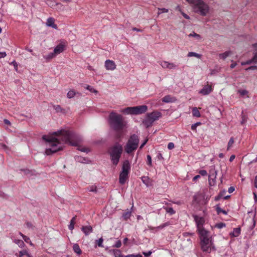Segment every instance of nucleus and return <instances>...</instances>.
<instances>
[{"label":"nucleus","instance_id":"obj_18","mask_svg":"<svg viewBox=\"0 0 257 257\" xmlns=\"http://www.w3.org/2000/svg\"><path fill=\"white\" fill-rule=\"evenodd\" d=\"M252 63H257V52L254 54L253 58L251 60L245 62H242L241 64V65H245L246 64H250Z\"/></svg>","mask_w":257,"mask_h":257},{"label":"nucleus","instance_id":"obj_10","mask_svg":"<svg viewBox=\"0 0 257 257\" xmlns=\"http://www.w3.org/2000/svg\"><path fill=\"white\" fill-rule=\"evenodd\" d=\"M134 115H139L145 113L148 110V106L145 105L133 106Z\"/></svg>","mask_w":257,"mask_h":257},{"label":"nucleus","instance_id":"obj_49","mask_svg":"<svg viewBox=\"0 0 257 257\" xmlns=\"http://www.w3.org/2000/svg\"><path fill=\"white\" fill-rule=\"evenodd\" d=\"M121 242L120 240H117L116 242V243H115V244H114L113 245V246L118 248V247H120L121 246Z\"/></svg>","mask_w":257,"mask_h":257},{"label":"nucleus","instance_id":"obj_64","mask_svg":"<svg viewBox=\"0 0 257 257\" xmlns=\"http://www.w3.org/2000/svg\"><path fill=\"white\" fill-rule=\"evenodd\" d=\"M6 195L1 190H0V197L5 198L6 197Z\"/></svg>","mask_w":257,"mask_h":257},{"label":"nucleus","instance_id":"obj_39","mask_svg":"<svg viewBox=\"0 0 257 257\" xmlns=\"http://www.w3.org/2000/svg\"><path fill=\"white\" fill-rule=\"evenodd\" d=\"M164 209L166 210V212L170 214H174L175 213V211L172 207H165Z\"/></svg>","mask_w":257,"mask_h":257},{"label":"nucleus","instance_id":"obj_13","mask_svg":"<svg viewBox=\"0 0 257 257\" xmlns=\"http://www.w3.org/2000/svg\"><path fill=\"white\" fill-rule=\"evenodd\" d=\"M65 49V45L64 44L60 43L57 45L54 49L53 52L56 55H58V54L62 53Z\"/></svg>","mask_w":257,"mask_h":257},{"label":"nucleus","instance_id":"obj_47","mask_svg":"<svg viewBox=\"0 0 257 257\" xmlns=\"http://www.w3.org/2000/svg\"><path fill=\"white\" fill-rule=\"evenodd\" d=\"M88 189L90 192H96L97 191V187L95 186H91Z\"/></svg>","mask_w":257,"mask_h":257},{"label":"nucleus","instance_id":"obj_16","mask_svg":"<svg viewBox=\"0 0 257 257\" xmlns=\"http://www.w3.org/2000/svg\"><path fill=\"white\" fill-rule=\"evenodd\" d=\"M81 230L85 235H88L93 231L92 227L90 225L83 226L82 227Z\"/></svg>","mask_w":257,"mask_h":257},{"label":"nucleus","instance_id":"obj_2","mask_svg":"<svg viewBox=\"0 0 257 257\" xmlns=\"http://www.w3.org/2000/svg\"><path fill=\"white\" fill-rule=\"evenodd\" d=\"M191 6L195 13L201 16H207L210 12V8L207 4L202 0H186Z\"/></svg>","mask_w":257,"mask_h":257},{"label":"nucleus","instance_id":"obj_57","mask_svg":"<svg viewBox=\"0 0 257 257\" xmlns=\"http://www.w3.org/2000/svg\"><path fill=\"white\" fill-rule=\"evenodd\" d=\"M200 178V175H197L195 176H194L193 178V181L194 182H196L197 181V180H198V179H199Z\"/></svg>","mask_w":257,"mask_h":257},{"label":"nucleus","instance_id":"obj_20","mask_svg":"<svg viewBox=\"0 0 257 257\" xmlns=\"http://www.w3.org/2000/svg\"><path fill=\"white\" fill-rule=\"evenodd\" d=\"M119 111L125 114L134 115L133 107H128L120 110Z\"/></svg>","mask_w":257,"mask_h":257},{"label":"nucleus","instance_id":"obj_25","mask_svg":"<svg viewBox=\"0 0 257 257\" xmlns=\"http://www.w3.org/2000/svg\"><path fill=\"white\" fill-rule=\"evenodd\" d=\"M112 251L115 257H123L121 252L119 249H113Z\"/></svg>","mask_w":257,"mask_h":257},{"label":"nucleus","instance_id":"obj_50","mask_svg":"<svg viewBox=\"0 0 257 257\" xmlns=\"http://www.w3.org/2000/svg\"><path fill=\"white\" fill-rule=\"evenodd\" d=\"M199 173L200 175L202 176H205L207 175V172L204 170H200L199 171Z\"/></svg>","mask_w":257,"mask_h":257},{"label":"nucleus","instance_id":"obj_58","mask_svg":"<svg viewBox=\"0 0 257 257\" xmlns=\"http://www.w3.org/2000/svg\"><path fill=\"white\" fill-rule=\"evenodd\" d=\"M257 69V66H251L250 67H249L248 68L246 69L247 70H255Z\"/></svg>","mask_w":257,"mask_h":257},{"label":"nucleus","instance_id":"obj_46","mask_svg":"<svg viewBox=\"0 0 257 257\" xmlns=\"http://www.w3.org/2000/svg\"><path fill=\"white\" fill-rule=\"evenodd\" d=\"M19 234L22 237L23 239L26 242H28V240H29V237L24 235L22 233L19 232Z\"/></svg>","mask_w":257,"mask_h":257},{"label":"nucleus","instance_id":"obj_60","mask_svg":"<svg viewBox=\"0 0 257 257\" xmlns=\"http://www.w3.org/2000/svg\"><path fill=\"white\" fill-rule=\"evenodd\" d=\"M26 225L27 227H28L30 229H33V226L32 223L30 222H27L26 224Z\"/></svg>","mask_w":257,"mask_h":257},{"label":"nucleus","instance_id":"obj_19","mask_svg":"<svg viewBox=\"0 0 257 257\" xmlns=\"http://www.w3.org/2000/svg\"><path fill=\"white\" fill-rule=\"evenodd\" d=\"M241 229L239 227L233 229V230L229 233V236L231 237H237L240 233Z\"/></svg>","mask_w":257,"mask_h":257},{"label":"nucleus","instance_id":"obj_12","mask_svg":"<svg viewBox=\"0 0 257 257\" xmlns=\"http://www.w3.org/2000/svg\"><path fill=\"white\" fill-rule=\"evenodd\" d=\"M105 69L108 71H113L116 69V65L115 62L111 60L107 59L104 62Z\"/></svg>","mask_w":257,"mask_h":257},{"label":"nucleus","instance_id":"obj_26","mask_svg":"<svg viewBox=\"0 0 257 257\" xmlns=\"http://www.w3.org/2000/svg\"><path fill=\"white\" fill-rule=\"evenodd\" d=\"M76 216L72 217L70 221V224L69 225V229L72 230L74 228V225L75 223Z\"/></svg>","mask_w":257,"mask_h":257},{"label":"nucleus","instance_id":"obj_59","mask_svg":"<svg viewBox=\"0 0 257 257\" xmlns=\"http://www.w3.org/2000/svg\"><path fill=\"white\" fill-rule=\"evenodd\" d=\"M47 4L48 5H49L50 7H52L54 5V3L50 0H48L47 1Z\"/></svg>","mask_w":257,"mask_h":257},{"label":"nucleus","instance_id":"obj_41","mask_svg":"<svg viewBox=\"0 0 257 257\" xmlns=\"http://www.w3.org/2000/svg\"><path fill=\"white\" fill-rule=\"evenodd\" d=\"M54 109L57 112H62L63 110V109L59 105H56L54 106Z\"/></svg>","mask_w":257,"mask_h":257},{"label":"nucleus","instance_id":"obj_6","mask_svg":"<svg viewBox=\"0 0 257 257\" xmlns=\"http://www.w3.org/2000/svg\"><path fill=\"white\" fill-rule=\"evenodd\" d=\"M162 116V114L158 111H153L151 113H148L143 120V124L147 127L151 126L153 122L158 120Z\"/></svg>","mask_w":257,"mask_h":257},{"label":"nucleus","instance_id":"obj_27","mask_svg":"<svg viewBox=\"0 0 257 257\" xmlns=\"http://www.w3.org/2000/svg\"><path fill=\"white\" fill-rule=\"evenodd\" d=\"M14 242L21 248H23L25 246V244L23 240L16 239L14 240Z\"/></svg>","mask_w":257,"mask_h":257},{"label":"nucleus","instance_id":"obj_23","mask_svg":"<svg viewBox=\"0 0 257 257\" xmlns=\"http://www.w3.org/2000/svg\"><path fill=\"white\" fill-rule=\"evenodd\" d=\"M73 248L74 252L76 253L77 254L80 255L81 254L82 251L79 245L77 243H75L73 245Z\"/></svg>","mask_w":257,"mask_h":257},{"label":"nucleus","instance_id":"obj_1","mask_svg":"<svg viewBox=\"0 0 257 257\" xmlns=\"http://www.w3.org/2000/svg\"><path fill=\"white\" fill-rule=\"evenodd\" d=\"M54 137L44 136L46 141L45 154L50 155L63 149L64 144L68 143L72 146H77L81 141L80 137L69 128H64L53 133Z\"/></svg>","mask_w":257,"mask_h":257},{"label":"nucleus","instance_id":"obj_55","mask_svg":"<svg viewBox=\"0 0 257 257\" xmlns=\"http://www.w3.org/2000/svg\"><path fill=\"white\" fill-rule=\"evenodd\" d=\"M7 56L5 52H0V58H5Z\"/></svg>","mask_w":257,"mask_h":257},{"label":"nucleus","instance_id":"obj_62","mask_svg":"<svg viewBox=\"0 0 257 257\" xmlns=\"http://www.w3.org/2000/svg\"><path fill=\"white\" fill-rule=\"evenodd\" d=\"M175 10H176V11H178V12H179L181 14V12H183V11H182V9H181V8L180 6H179V5H178V6H177V7H176V8H175Z\"/></svg>","mask_w":257,"mask_h":257},{"label":"nucleus","instance_id":"obj_17","mask_svg":"<svg viewBox=\"0 0 257 257\" xmlns=\"http://www.w3.org/2000/svg\"><path fill=\"white\" fill-rule=\"evenodd\" d=\"M46 25L48 27H52L54 29L57 28L56 25L55 24V20H54V18H53L52 17L49 18L47 19V22H46Z\"/></svg>","mask_w":257,"mask_h":257},{"label":"nucleus","instance_id":"obj_14","mask_svg":"<svg viewBox=\"0 0 257 257\" xmlns=\"http://www.w3.org/2000/svg\"><path fill=\"white\" fill-rule=\"evenodd\" d=\"M128 173L121 171L119 178V182L120 184L123 185L125 183L128 178Z\"/></svg>","mask_w":257,"mask_h":257},{"label":"nucleus","instance_id":"obj_22","mask_svg":"<svg viewBox=\"0 0 257 257\" xmlns=\"http://www.w3.org/2000/svg\"><path fill=\"white\" fill-rule=\"evenodd\" d=\"M238 93L242 97H249V92L248 91L244 89H239L238 90Z\"/></svg>","mask_w":257,"mask_h":257},{"label":"nucleus","instance_id":"obj_43","mask_svg":"<svg viewBox=\"0 0 257 257\" xmlns=\"http://www.w3.org/2000/svg\"><path fill=\"white\" fill-rule=\"evenodd\" d=\"M158 10L160 11L158 13V14L159 15L161 13H165L168 12V10L165 8H158Z\"/></svg>","mask_w":257,"mask_h":257},{"label":"nucleus","instance_id":"obj_34","mask_svg":"<svg viewBox=\"0 0 257 257\" xmlns=\"http://www.w3.org/2000/svg\"><path fill=\"white\" fill-rule=\"evenodd\" d=\"M75 95L76 92L74 90H70L67 94V97L68 98H72Z\"/></svg>","mask_w":257,"mask_h":257},{"label":"nucleus","instance_id":"obj_9","mask_svg":"<svg viewBox=\"0 0 257 257\" xmlns=\"http://www.w3.org/2000/svg\"><path fill=\"white\" fill-rule=\"evenodd\" d=\"M159 63L164 69L173 70L176 69L177 67V65L176 64L167 61H161L159 62Z\"/></svg>","mask_w":257,"mask_h":257},{"label":"nucleus","instance_id":"obj_21","mask_svg":"<svg viewBox=\"0 0 257 257\" xmlns=\"http://www.w3.org/2000/svg\"><path fill=\"white\" fill-rule=\"evenodd\" d=\"M162 101L165 103H170L175 101V99L171 97L170 95H168L164 96L162 99Z\"/></svg>","mask_w":257,"mask_h":257},{"label":"nucleus","instance_id":"obj_38","mask_svg":"<svg viewBox=\"0 0 257 257\" xmlns=\"http://www.w3.org/2000/svg\"><path fill=\"white\" fill-rule=\"evenodd\" d=\"M224 191H222V192H221L219 193V194L217 196L215 197V200L217 201L221 198H222L223 199H225V196H224Z\"/></svg>","mask_w":257,"mask_h":257},{"label":"nucleus","instance_id":"obj_32","mask_svg":"<svg viewBox=\"0 0 257 257\" xmlns=\"http://www.w3.org/2000/svg\"><path fill=\"white\" fill-rule=\"evenodd\" d=\"M192 115L193 116L199 117L200 116V113L196 107L192 108Z\"/></svg>","mask_w":257,"mask_h":257},{"label":"nucleus","instance_id":"obj_29","mask_svg":"<svg viewBox=\"0 0 257 257\" xmlns=\"http://www.w3.org/2000/svg\"><path fill=\"white\" fill-rule=\"evenodd\" d=\"M187 56L189 57H195L197 58H201V55L199 54H198V53H196L195 52H190L188 53L187 54Z\"/></svg>","mask_w":257,"mask_h":257},{"label":"nucleus","instance_id":"obj_33","mask_svg":"<svg viewBox=\"0 0 257 257\" xmlns=\"http://www.w3.org/2000/svg\"><path fill=\"white\" fill-rule=\"evenodd\" d=\"M188 36L189 37H194L196 40H200L201 39V37L200 35L199 34H197V33H195V32H192V33H190Z\"/></svg>","mask_w":257,"mask_h":257},{"label":"nucleus","instance_id":"obj_4","mask_svg":"<svg viewBox=\"0 0 257 257\" xmlns=\"http://www.w3.org/2000/svg\"><path fill=\"white\" fill-rule=\"evenodd\" d=\"M200 239V246L202 250L207 253H209L214 249L213 240L209 232L202 235L199 234Z\"/></svg>","mask_w":257,"mask_h":257},{"label":"nucleus","instance_id":"obj_40","mask_svg":"<svg viewBox=\"0 0 257 257\" xmlns=\"http://www.w3.org/2000/svg\"><path fill=\"white\" fill-rule=\"evenodd\" d=\"M215 207H216V210L218 214H219L221 212L223 213V214H225V211L224 210L221 209V208L219 207V205H216Z\"/></svg>","mask_w":257,"mask_h":257},{"label":"nucleus","instance_id":"obj_54","mask_svg":"<svg viewBox=\"0 0 257 257\" xmlns=\"http://www.w3.org/2000/svg\"><path fill=\"white\" fill-rule=\"evenodd\" d=\"M235 190V188L233 186L230 187L228 189V192L229 193H232Z\"/></svg>","mask_w":257,"mask_h":257},{"label":"nucleus","instance_id":"obj_7","mask_svg":"<svg viewBox=\"0 0 257 257\" xmlns=\"http://www.w3.org/2000/svg\"><path fill=\"white\" fill-rule=\"evenodd\" d=\"M139 142V140L138 137L136 135H132L126 145L125 148L126 152L129 154L137 149Z\"/></svg>","mask_w":257,"mask_h":257},{"label":"nucleus","instance_id":"obj_8","mask_svg":"<svg viewBox=\"0 0 257 257\" xmlns=\"http://www.w3.org/2000/svg\"><path fill=\"white\" fill-rule=\"evenodd\" d=\"M194 221H195L197 230L199 234H204L209 232L203 227L205 223V219L203 217L198 216L197 215H193Z\"/></svg>","mask_w":257,"mask_h":257},{"label":"nucleus","instance_id":"obj_5","mask_svg":"<svg viewBox=\"0 0 257 257\" xmlns=\"http://www.w3.org/2000/svg\"><path fill=\"white\" fill-rule=\"evenodd\" d=\"M122 152V147L119 144H116L111 148L110 156L113 165H116L118 163Z\"/></svg>","mask_w":257,"mask_h":257},{"label":"nucleus","instance_id":"obj_42","mask_svg":"<svg viewBox=\"0 0 257 257\" xmlns=\"http://www.w3.org/2000/svg\"><path fill=\"white\" fill-rule=\"evenodd\" d=\"M86 89L93 93H97L98 92L97 91L95 90L93 87L89 85L87 86Z\"/></svg>","mask_w":257,"mask_h":257},{"label":"nucleus","instance_id":"obj_36","mask_svg":"<svg viewBox=\"0 0 257 257\" xmlns=\"http://www.w3.org/2000/svg\"><path fill=\"white\" fill-rule=\"evenodd\" d=\"M234 139L233 137L231 138L230 140L228 141V144H227V150H228L230 148H231L233 146V144H234Z\"/></svg>","mask_w":257,"mask_h":257},{"label":"nucleus","instance_id":"obj_31","mask_svg":"<svg viewBox=\"0 0 257 257\" xmlns=\"http://www.w3.org/2000/svg\"><path fill=\"white\" fill-rule=\"evenodd\" d=\"M142 182L147 186H150V180L148 177L144 176L142 177Z\"/></svg>","mask_w":257,"mask_h":257},{"label":"nucleus","instance_id":"obj_63","mask_svg":"<svg viewBox=\"0 0 257 257\" xmlns=\"http://www.w3.org/2000/svg\"><path fill=\"white\" fill-rule=\"evenodd\" d=\"M148 142V140L147 139H146L144 142L140 146V149H142L146 144V143H147Z\"/></svg>","mask_w":257,"mask_h":257},{"label":"nucleus","instance_id":"obj_56","mask_svg":"<svg viewBox=\"0 0 257 257\" xmlns=\"http://www.w3.org/2000/svg\"><path fill=\"white\" fill-rule=\"evenodd\" d=\"M181 14L183 16V17L185 18V19H186L187 20L190 19V17L188 15L185 14L183 12H181Z\"/></svg>","mask_w":257,"mask_h":257},{"label":"nucleus","instance_id":"obj_48","mask_svg":"<svg viewBox=\"0 0 257 257\" xmlns=\"http://www.w3.org/2000/svg\"><path fill=\"white\" fill-rule=\"evenodd\" d=\"M201 124V123L200 122H197L195 123H194L193 124H192L191 125V129L192 130H195L196 128V127L198 126V125H199Z\"/></svg>","mask_w":257,"mask_h":257},{"label":"nucleus","instance_id":"obj_52","mask_svg":"<svg viewBox=\"0 0 257 257\" xmlns=\"http://www.w3.org/2000/svg\"><path fill=\"white\" fill-rule=\"evenodd\" d=\"M174 148V143L170 142L168 144V148L169 150H172Z\"/></svg>","mask_w":257,"mask_h":257},{"label":"nucleus","instance_id":"obj_61","mask_svg":"<svg viewBox=\"0 0 257 257\" xmlns=\"http://www.w3.org/2000/svg\"><path fill=\"white\" fill-rule=\"evenodd\" d=\"M11 64L14 65V66L15 67L16 70H17L18 64H17V62L15 61H13V62H12Z\"/></svg>","mask_w":257,"mask_h":257},{"label":"nucleus","instance_id":"obj_28","mask_svg":"<svg viewBox=\"0 0 257 257\" xmlns=\"http://www.w3.org/2000/svg\"><path fill=\"white\" fill-rule=\"evenodd\" d=\"M241 117V120L240 123L242 125H244L247 121V116L246 115H245L243 113V111H242Z\"/></svg>","mask_w":257,"mask_h":257},{"label":"nucleus","instance_id":"obj_35","mask_svg":"<svg viewBox=\"0 0 257 257\" xmlns=\"http://www.w3.org/2000/svg\"><path fill=\"white\" fill-rule=\"evenodd\" d=\"M75 160L76 161L82 163H87V161L86 159L80 157V156H77L75 158Z\"/></svg>","mask_w":257,"mask_h":257},{"label":"nucleus","instance_id":"obj_15","mask_svg":"<svg viewBox=\"0 0 257 257\" xmlns=\"http://www.w3.org/2000/svg\"><path fill=\"white\" fill-rule=\"evenodd\" d=\"M131 169V165L128 160H125L123 162L121 172L125 173H129Z\"/></svg>","mask_w":257,"mask_h":257},{"label":"nucleus","instance_id":"obj_3","mask_svg":"<svg viewBox=\"0 0 257 257\" xmlns=\"http://www.w3.org/2000/svg\"><path fill=\"white\" fill-rule=\"evenodd\" d=\"M108 122L110 126L115 131H119L126 127L127 123L123 120L122 115L117 114L114 111L110 113Z\"/></svg>","mask_w":257,"mask_h":257},{"label":"nucleus","instance_id":"obj_45","mask_svg":"<svg viewBox=\"0 0 257 257\" xmlns=\"http://www.w3.org/2000/svg\"><path fill=\"white\" fill-rule=\"evenodd\" d=\"M97 242V245L98 246L102 247L103 246V239L102 238H100L99 239L96 241Z\"/></svg>","mask_w":257,"mask_h":257},{"label":"nucleus","instance_id":"obj_53","mask_svg":"<svg viewBox=\"0 0 257 257\" xmlns=\"http://www.w3.org/2000/svg\"><path fill=\"white\" fill-rule=\"evenodd\" d=\"M147 162L148 164L150 166L152 165V159L150 155L147 156Z\"/></svg>","mask_w":257,"mask_h":257},{"label":"nucleus","instance_id":"obj_11","mask_svg":"<svg viewBox=\"0 0 257 257\" xmlns=\"http://www.w3.org/2000/svg\"><path fill=\"white\" fill-rule=\"evenodd\" d=\"M213 90V86L210 84H206L203 86L200 89L199 93L202 95H207L209 94Z\"/></svg>","mask_w":257,"mask_h":257},{"label":"nucleus","instance_id":"obj_44","mask_svg":"<svg viewBox=\"0 0 257 257\" xmlns=\"http://www.w3.org/2000/svg\"><path fill=\"white\" fill-rule=\"evenodd\" d=\"M28 251L26 249H24L19 252V257H22L24 255H27L28 254Z\"/></svg>","mask_w":257,"mask_h":257},{"label":"nucleus","instance_id":"obj_24","mask_svg":"<svg viewBox=\"0 0 257 257\" xmlns=\"http://www.w3.org/2000/svg\"><path fill=\"white\" fill-rule=\"evenodd\" d=\"M56 56V54H54V52H51L49 53L48 55L44 56V59H45L47 60H51L54 58H55Z\"/></svg>","mask_w":257,"mask_h":257},{"label":"nucleus","instance_id":"obj_37","mask_svg":"<svg viewBox=\"0 0 257 257\" xmlns=\"http://www.w3.org/2000/svg\"><path fill=\"white\" fill-rule=\"evenodd\" d=\"M224 224L223 223H219L215 224L214 226H212V229L218 228L221 229L224 226Z\"/></svg>","mask_w":257,"mask_h":257},{"label":"nucleus","instance_id":"obj_30","mask_svg":"<svg viewBox=\"0 0 257 257\" xmlns=\"http://www.w3.org/2000/svg\"><path fill=\"white\" fill-rule=\"evenodd\" d=\"M131 215L132 211L131 210H128L122 214V217L124 220H127L131 216Z\"/></svg>","mask_w":257,"mask_h":257},{"label":"nucleus","instance_id":"obj_51","mask_svg":"<svg viewBox=\"0 0 257 257\" xmlns=\"http://www.w3.org/2000/svg\"><path fill=\"white\" fill-rule=\"evenodd\" d=\"M152 252H152V251L149 250V251H147V252H146V251H143V254L145 256H150V255H151V254L152 253Z\"/></svg>","mask_w":257,"mask_h":257}]
</instances>
